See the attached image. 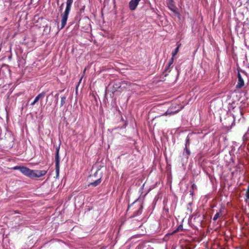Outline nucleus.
Wrapping results in <instances>:
<instances>
[{
	"instance_id": "obj_6",
	"label": "nucleus",
	"mask_w": 249,
	"mask_h": 249,
	"mask_svg": "<svg viewBox=\"0 0 249 249\" xmlns=\"http://www.w3.org/2000/svg\"><path fill=\"white\" fill-rule=\"evenodd\" d=\"M167 4L171 10L173 11L175 10V6L174 5L173 0H167Z\"/></svg>"
},
{
	"instance_id": "obj_1",
	"label": "nucleus",
	"mask_w": 249,
	"mask_h": 249,
	"mask_svg": "<svg viewBox=\"0 0 249 249\" xmlns=\"http://www.w3.org/2000/svg\"><path fill=\"white\" fill-rule=\"evenodd\" d=\"M14 170H18L24 175L30 178H40L46 174L47 170H31L25 166H16L13 168Z\"/></svg>"
},
{
	"instance_id": "obj_5",
	"label": "nucleus",
	"mask_w": 249,
	"mask_h": 249,
	"mask_svg": "<svg viewBox=\"0 0 249 249\" xmlns=\"http://www.w3.org/2000/svg\"><path fill=\"white\" fill-rule=\"evenodd\" d=\"M45 95V92H42L39 93L37 96L36 97L34 101L31 103V105L33 106L40 99L43 98Z\"/></svg>"
},
{
	"instance_id": "obj_12",
	"label": "nucleus",
	"mask_w": 249,
	"mask_h": 249,
	"mask_svg": "<svg viewBox=\"0 0 249 249\" xmlns=\"http://www.w3.org/2000/svg\"><path fill=\"white\" fill-rule=\"evenodd\" d=\"M246 196L248 199H249V185L248 186V189L246 194Z\"/></svg>"
},
{
	"instance_id": "obj_9",
	"label": "nucleus",
	"mask_w": 249,
	"mask_h": 249,
	"mask_svg": "<svg viewBox=\"0 0 249 249\" xmlns=\"http://www.w3.org/2000/svg\"><path fill=\"white\" fill-rule=\"evenodd\" d=\"M222 215V213H221V211H220L219 212H217L216 213L215 215H214V217L213 218V220L214 221H215L217 219V218L218 217H219L220 216H221Z\"/></svg>"
},
{
	"instance_id": "obj_7",
	"label": "nucleus",
	"mask_w": 249,
	"mask_h": 249,
	"mask_svg": "<svg viewBox=\"0 0 249 249\" xmlns=\"http://www.w3.org/2000/svg\"><path fill=\"white\" fill-rule=\"evenodd\" d=\"M101 182V178H99L98 179H97L96 181L93 182H91L89 183V186H96L97 185H98Z\"/></svg>"
},
{
	"instance_id": "obj_13",
	"label": "nucleus",
	"mask_w": 249,
	"mask_h": 249,
	"mask_svg": "<svg viewBox=\"0 0 249 249\" xmlns=\"http://www.w3.org/2000/svg\"><path fill=\"white\" fill-rule=\"evenodd\" d=\"M174 57H173L172 56L171 58L170 59L169 62V66H170L171 65H172L174 62Z\"/></svg>"
},
{
	"instance_id": "obj_10",
	"label": "nucleus",
	"mask_w": 249,
	"mask_h": 249,
	"mask_svg": "<svg viewBox=\"0 0 249 249\" xmlns=\"http://www.w3.org/2000/svg\"><path fill=\"white\" fill-rule=\"evenodd\" d=\"M66 97L65 96L62 97L61 98V103H60V106L61 107L63 106L66 102Z\"/></svg>"
},
{
	"instance_id": "obj_16",
	"label": "nucleus",
	"mask_w": 249,
	"mask_h": 249,
	"mask_svg": "<svg viewBox=\"0 0 249 249\" xmlns=\"http://www.w3.org/2000/svg\"><path fill=\"white\" fill-rule=\"evenodd\" d=\"M224 249V248H221V249Z\"/></svg>"
},
{
	"instance_id": "obj_2",
	"label": "nucleus",
	"mask_w": 249,
	"mask_h": 249,
	"mask_svg": "<svg viewBox=\"0 0 249 249\" xmlns=\"http://www.w3.org/2000/svg\"><path fill=\"white\" fill-rule=\"evenodd\" d=\"M73 1V0H67L66 9L64 13L62 15L61 26L60 28L61 29L63 28L66 24L68 15L70 13Z\"/></svg>"
},
{
	"instance_id": "obj_3",
	"label": "nucleus",
	"mask_w": 249,
	"mask_h": 249,
	"mask_svg": "<svg viewBox=\"0 0 249 249\" xmlns=\"http://www.w3.org/2000/svg\"><path fill=\"white\" fill-rule=\"evenodd\" d=\"M238 81L237 84L236 86L237 89H241L244 86V81L243 79V78L241 77V74L240 73H238Z\"/></svg>"
},
{
	"instance_id": "obj_15",
	"label": "nucleus",
	"mask_w": 249,
	"mask_h": 249,
	"mask_svg": "<svg viewBox=\"0 0 249 249\" xmlns=\"http://www.w3.org/2000/svg\"><path fill=\"white\" fill-rule=\"evenodd\" d=\"M85 71H86V69H85V70H84V73H85Z\"/></svg>"
},
{
	"instance_id": "obj_14",
	"label": "nucleus",
	"mask_w": 249,
	"mask_h": 249,
	"mask_svg": "<svg viewBox=\"0 0 249 249\" xmlns=\"http://www.w3.org/2000/svg\"><path fill=\"white\" fill-rule=\"evenodd\" d=\"M185 153L187 155V156H189L190 154V152L189 150L188 149H187V148H186V149H185Z\"/></svg>"
},
{
	"instance_id": "obj_8",
	"label": "nucleus",
	"mask_w": 249,
	"mask_h": 249,
	"mask_svg": "<svg viewBox=\"0 0 249 249\" xmlns=\"http://www.w3.org/2000/svg\"><path fill=\"white\" fill-rule=\"evenodd\" d=\"M179 48H180V45H178V47L172 52V56H173V57H174L175 56V55L177 54V53L178 52Z\"/></svg>"
},
{
	"instance_id": "obj_11",
	"label": "nucleus",
	"mask_w": 249,
	"mask_h": 249,
	"mask_svg": "<svg viewBox=\"0 0 249 249\" xmlns=\"http://www.w3.org/2000/svg\"><path fill=\"white\" fill-rule=\"evenodd\" d=\"M58 152H59V150H57V153H56V157H55V159H56V160H57L56 161V164L57 165L58 164Z\"/></svg>"
},
{
	"instance_id": "obj_4",
	"label": "nucleus",
	"mask_w": 249,
	"mask_h": 249,
	"mask_svg": "<svg viewBox=\"0 0 249 249\" xmlns=\"http://www.w3.org/2000/svg\"><path fill=\"white\" fill-rule=\"evenodd\" d=\"M140 0H131L129 2V6L131 10H134L137 8Z\"/></svg>"
}]
</instances>
